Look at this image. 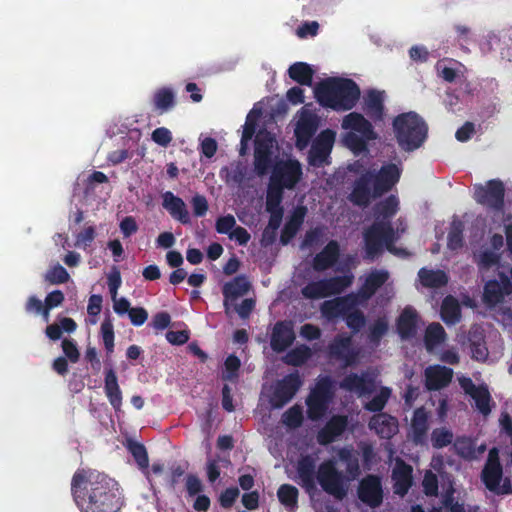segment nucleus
<instances>
[{
  "instance_id": "obj_17",
  "label": "nucleus",
  "mask_w": 512,
  "mask_h": 512,
  "mask_svg": "<svg viewBox=\"0 0 512 512\" xmlns=\"http://www.w3.org/2000/svg\"><path fill=\"white\" fill-rule=\"evenodd\" d=\"M330 357L344 361L346 366L353 365L358 357V352L352 347L351 335H337L328 345Z\"/></svg>"
},
{
  "instance_id": "obj_37",
  "label": "nucleus",
  "mask_w": 512,
  "mask_h": 512,
  "mask_svg": "<svg viewBox=\"0 0 512 512\" xmlns=\"http://www.w3.org/2000/svg\"><path fill=\"white\" fill-rule=\"evenodd\" d=\"M399 210V199L395 195H389L385 199L379 201L373 207L375 220L391 221Z\"/></svg>"
},
{
  "instance_id": "obj_8",
  "label": "nucleus",
  "mask_w": 512,
  "mask_h": 512,
  "mask_svg": "<svg viewBox=\"0 0 512 512\" xmlns=\"http://www.w3.org/2000/svg\"><path fill=\"white\" fill-rule=\"evenodd\" d=\"M303 384L298 371L292 372L278 380L270 396V404L275 409H280L289 403Z\"/></svg>"
},
{
  "instance_id": "obj_43",
  "label": "nucleus",
  "mask_w": 512,
  "mask_h": 512,
  "mask_svg": "<svg viewBox=\"0 0 512 512\" xmlns=\"http://www.w3.org/2000/svg\"><path fill=\"white\" fill-rule=\"evenodd\" d=\"M328 297L339 295L352 285L353 275L333 276L324 278Z\"/></svg>"
},
{
  "instance_id": "obj_41",
  "label": "nucleus",
  "mask_w": 512,
  "mask_h": 512,
  "mask_svg": "<svg viewBox=\"0 0 512 512\" xmlns=\"http://www.w3.org/2000/svg\"><path fill=\"white\" fill-rule=\"evenodd\" d=\"M447 334L439 323H431L427 326L424 335V344L427 351H432L436 346L446 340Z\"/></svg>"
},
{
  "instance_id": "obj_53",
  "label": "nucleus",
  "mask_w": 512,
  "mask_h": 512,
  "mask_svg": "<svg viewBox=\"0 0 512 512\" xmlns=\"http://www.w3.org/2000/svg\"><path fill=\"white\" fill-rule=\"evenodd\" d=\"M469 341L473 359L477 361H485L488 357V349L484 338L481 335H470Z\"/></svg>"
},
{
  "instance_id": "obj_1",
  "label": "nucleus",
  "mask_w": 512,
  "mask_h": 512,
  "mask_svg": "<svg viewBox=\"0 0 512 512\" xmlns=\"http://www.w3.org/2000/svg\"><path fill=\"white\" fill-rule=\"evenodd\" d=\"M338 458L346 465V474L339 471L333 460L323 461L316 470V460L312 455H302L297 462L296 472L299 484L308 492L316 490V482L329 495L342 500L347 495V482L359 477L361 470L358 455L353 449L343 447Z\"/></svg>"
},
{
  "instance_id": "obj_40",
  "label": "nucleus",
  "mask_w": 512,
  "mask_h": 512,
  "mask_svg": "<svg viewBox=\"0 0 512 512\" xmlns=\"http://www.w3.org/2000/svg\"><path fill=\"white\" fill-rule=\"evenodd\" d=\"M289 77L300 85L311 86L314 70L305 62H295L288 69Z\"/></svg>"
},
{
  "instance_id": "obj_22",
  "label": "nucleus",
  "mask_w": 512,
  "mask_h": 512,
  "mask_svg": "<svg viewBox=\"0 0 512 512\" xmlns=\"http://www.w3.org/2000/svg\"><path fill=\"white\" fill-rule=\"evenodd\" d=\"M342 128L359 133L368 140H375L377 138L371 122L357 112H351L343 118Z\"/></svg>"
},
{
  "instance_id": "obj_57",
  "label": "nucleus",
  "mask_w": 512,
  "mask_h": 512,
  "mask_svg": "<svg viewBox=\"0 0 512 512\" xmlns=\"http://www.w3.org/2000/svg\"><path fill=\"white\" fill-rule=\"evenodd\" d=\"M270 214L268 221V230H271V237L269 238L270 242H275L276 240V232L279 229L283 216H284V208L280 209H270L266 210Z\"/></svg>"
},
{
  "instance_id": "obj_61",
  "label": "nucleus",
  "mask_w": 512,
  "mask_h": 512,
  "mask_svg": "<svg viewBox=\"0 0 512 512\" xmlns=\"http://www.w3.org/2000/svg\"><path fill=\"white\" fill-rule=\"evenodd\" d=\"M272 166V155L254 154V170L258 176L266 175Z\"/></svg>"
},
{
  "instance_id": "obj_50",
  "label": "nucleus",
  "mask_w": 512,
  "mask_h": 512,
  "mask_svg": "<svg viewBox=\"0 0 512 512\" xmlns=\"http://www.w3.org/2000/svg\"><path fill=\"white\" fill-rule=\"evenodd\" d=\"M283 188L272 182L269 183L267 188L265 210L283 208Z\"/></svg>"
},
{
  "instance_id": "obj_16",
  "label": "nucleus",
  "mask_w": 512,
  "mask_h": 512,
  "mask_svg": "<svg viewBox=\"0 0 512 512\" xmlns=\"http://www.w3.org/2000/svg\"><path fill=\"white\" fill-rule=\"evenodd\" d=\"M401 174L402 169L394 163L384 164L379 171H373L372 180L375 195L382 197L384 194L391 191L399 182Z\"/></svg>"
},
{
  "instance_id": "obj_45",
  "label": "nucleus",
  "mask_w": 512,
  "mask_h": 512,
  "mask_svg": "<svg viewBox=\"0 0 512 512\" xmlns=\"http://www.w3.org/2000/svg\"><path fill=\"white\" fill-rule=\"evenodd\" d=\"M464 224L460 220H453L447 237V246L450 250L456 251L463 247Z\"/></svg>"
},
{
  "instance_id": "obj_7",
  "label": "nucleus",
  "mask_w": 512,
  "mask_h": 512,
  "mask_svg": "<svg viewBox=\"0 0 512 512\" xmlns=\"http://www.w3.org/2000/svg\"><path fill=\"white\" fill-rule=\"evenodd\" d=\"M333 395L332 379L329 376L319 378L306 399L308 417L311 420L320 419L327 411Z\"/></svg>"
},
{
  "instance_id": "obj_44",
  "label": "nucleus",
  "mask_w": 512,
  "mask_h": 512,
  "mask_svg": "<svg viewBox=\"0 0 512 512\" xmlns=\"http://www.w3.org/2000/svg\"><path fill=\"white\" fill-rule=\"evenodd\" d=\"M298 495V489L291 484H282L277 491L280 503L291 511L297 508Z\"/></svg>"
},
{
  "instance_id": "obj_29",
  "label": "nucleus",
  "mask_w": 512,
  "mask_h": 512,
  "mask_svg": "<svg viewBox=\"0 0 512 512\" xmlns=\"http://www.w3.org/2000/svg\"><path fill=\"white\" fill-rule=\"evenodd\" d=\"M418 314L416 310L410 306L403 309L399 315L396 328L402 339H410L415 336L417 331Z\"/></svg>"
},
{
  "instance_id": "obj_20",
  "label": "nucleus",
  "mask_w": 512,
  "mask_h": 512,
  "mask_svg": "<svg viewBox=\"0 0 512 512\" xmlns=\"http://www.w3.org/2000/svg\"><path fill=\"white\" fill-rule=\"evenodd\" d=\"M348 419L343 415L332 416L317 433V442L328 445L334 442L346 430Z\"/></svg>"
},
{
  "instance_id": "obj_31",
  "label": "nucleus",
  "mask_w": 512,
  "mask_h": 512,
  "mask_svg": "<svg viewBox=\"0 0 512 512\" xmlns=\"http://www.w3.org/2000/svg\"><path fill=\"white\" fill-rule=\"evenodd\" d=\"M340 387L347 391L367 394L374 390V380L373 378L365 375L360 376L356 373H350L341 381Z\"/></svg>"
},
{
  "instance_id": "obj_9",
  "label": "nucleus",
  "mask_w": 512,
  "mask_h": 512,
  "mask_svg": "<svg viewBox=\"0 0 512 512\" xmlns=\"http://www.w3.org/2000/svg\"><path fill=\"white\" fill-rule=\"evenodd\" d=\"M505 187L501 180L492 179L485 185L475 187L474 199L477 203L495 211L504 207Z\"/></svg>"
},
{
  "instance_id": "obj_11",
  "label": "nucleus",
  "mask_w": 512,
  "mask_h": 512,
  "mask_svg": "<svg viewBox=\"0 0 512 512\" xmlns=\"http://www.w3.org/2000/svg\"><path fill=\"white\" fill-rule=\"evenodd\" d=\"M336 133L331 129L321 131L312 142L308 162L313 167H323L328 164L335 142Z\"/></svg>"
},
{
  "instance_id": "obj_34",
  "label": "nucleus",
  "mask_w": 512,
  "mask_h": 512,
  "mask_svg": "<svg viewBox=\"0 0 512 512\" xmlns=\"http://www.w3.org/2000/svg\"><path fill=\"white\" fill-rule=\"evenodd\" d=\"M153 110L162 115L172 110L176 105L175 94L171 88L162 87L156 90L152 98Z\"/></svg>"
},
{
  "instance_id": "obj_48",
  "label": "nucleus",
  "mask_w": 512,
  "mask_h": 512,
  "mask_svg": "<svg viewBox=\"0 0 512 512\" xmlns=\"http://www.w3.org/2000/svg\"><path fill=\"white\" fill-rule=\"evenodd\" d=\"M241 361L235 354H230L224 361L221 378L224 381L236 382L239 378Z\"/></svg>"
},
{
  "instance_id": "obj_24",
  "label": "nucleus",
  "mask_w": 512,
  "mask_h": 512,
  "mask_svg": "<svg viewBox=\"0 0 512 512\" xmlns=\"http://www.w3.org/2000/svg\"><path fill=\"white\" fill-rule=\"evenodd\" d=\"M369 428L383 439H391L398 432V420L387 413H378L370 418Z\"/></svg>"
},
{
  "instance_id": "obj_56",
  "label": "nucleus",
  "mask_w": 512,
  "mask_h": 512,
  "mask_svg": "<svg viewBox=\"0 0 512 512\" xmlns=\"http://www.w3.org/2000/svg\"><path fill=\"white\" fill-rule=\"evenodd\" d=\"M283 423L290 428H297L302 425L303 412L301 407L294 405L289 408L282 416Z\"/></svg>"
},
{
  "instance_id": "obj_23",
  "label": "nucleus",
  "mask_w": 512,
  "mask_h": 512,
  "mask_svg": "<svg viewBox=\"0 0 512 512\" xmlns=\"http://www.w3.org/2000/svg\"><path fill=\"white\" fill-rule=\"evenodd\" d=\"M340 257V246L336 240H330L313 258V269L323 272L333 267Z\"/></svg>"
},
{
  "instance_id": "obj_49",
  "label": "nucleus",
  "mask_w": 512,
  "mask_h": 512,
  "mask_svg": "<svg viewBox=\"0 0 512 512\" xmlns=\"http://www.w3.org/2000/svg\"><path fill=\"white\" fill-rule=\"evenodd\" d=\"M301 293L304 298L311 300L328 297L324 279L309 282L301 289Z\"/></svg>"
},
{
  "instance_id": "obj_36",
  "label": "nucleus",
  "mask_w": 512,
  "mask_h": 512,
  "mask_svg": "<svg viewBox=\"0 0 512 512\" xmlns=\"http://www.w3.org/2000/svg\"><path fill=\"white\" fill-rule=\"evenodd\" d=\"M411 428L413 433V441L416 444H422L425 441L428 432V414L425 408L420 407L415 409L411 421Z\"/></svg>"
},
{
  "instance_id": "obj_21",
  "label": "nucleus",
  "mask_w": 512,
  "mask_h": 512,
  "mask_svg": "<svg viewBox=\"0 0 512 512\" xmlns=\"http://www.w3.org/2000/svg\"><path fill=\"white\" fill-rule=\"evenodd\" d=\"M425 387L429 391H438L450 384L453 370L446 366L432 365L425 369Z\"/></svg>"
},
{
  "instance_id": "obj_51",
  "label": "nucleus",
  "mask_w": 512,
  "mask_h": 512,
  "mask_svg": "<svg viewBox=\"0 0 512 512\" xmlns=\"http://www.w3.org/2000/svg\"><path fill=\"white\" fill-rule=\"evenodd\" d=\"M343 319L345 320L347 327L353 332V334H357L358 332H360L361 329L366 324V317L364 313L361 310L357 309V307H355L352 310H349V312H347Z\"/></svg>"
},
{
  "instance_id": "obj_32",
  "label": "nucleus",
  "mask_w": 512,
  "mask_h": 512,
  "mask_svg": "<svg viewBox=\"0 0 512 512\" xmlns=\"http://www.w3.org/2000/svg\"><path fill=\"white\" fill-rule=\"evenodd\" d=\"M317 130V123L311 116L302 117L295 128L296 146L304 149L308 146L311 138Z\"/></svg>"
},
{
  "instance_id": "obj_28",
  "label": "nucleus",
  "mask_w": 512,
  "mask_h": 512,
  "mask_svg": "<svg viewBox=\"0 0 512 512\" xmlns=\"http://www.w3.org/2000/svg\"><path fill=\"white\" fill-rule=\"evenodd\" d=\"M307 214V207L299 205L294 208L292 214L284 224L280 235V242L282 245H287L296 236L304 223Z\"/></svg>"
},
{
  "instance_id": "obj_3",
  "label": "nucleus",
  "mask_w": 512,
  "mask_h": 512,
  "mask_svg": "<svg viewBox=\"0 0 512 512\" xmlns=\"http://www.w3.org/2000/svg\"><path fill=\"white\" fill-rule=\"evenodd\" d=\"M314 94L322 107L335 111H348L357 104L361 91L352 79L330 77L316 85Z\"/></svg>"
},
{
  "instance_id": "obj_4",
  "label": "nucleus",
  "mask_w": 512,
  "mask_h": 512,
  "mask_svg": "<svg viewBox=\"0 0 512 512\" xmlns=\"http://www.w3.org/2000/svg\"><path fill=\"white\" fill-rule=\"evenodd\" d=\"M393 129L399 146L405 151L418 149L425 142L428 133L425 121L412 111L396 116Z\"/></svg>"
},
{
  "instance_id": "obj_2",
  "label": "nucleus",
  "mask_w": 512,
  "mask_h": 512,
  "mask_svg": "<svg viewBox=\"0 0 512 512\" xmlns=\"http://www.w3.org/2000/svg\"><path fill=\"white\" fill-rule=\"evenodd\" d=\"M71 494L81 512H119L124 504L119 484L93 469L76 470L71 480Z\"/></svg>"
},
{
  "instance_id": "obj_59",
  "label": "nucleus",
  "mask_w": 512,
  "mask_h": 512,
  "mask_svg": "<svg viewBox=\"0 0 512 512\" xmlns=\"http://www.w3.org/2000/svg\"><path fill=\"white\" fill-rule=\"evenodd\" d=\"M185 490L188 497H195L204 490V485L196 474H187L185 477Z\"/></svg>"
},
{
  "instance_id": "obj_30",
  "label": "nucleus",
  "mask_w": 512,
  "mask_h": 512,
  "mask_svg": "<svg viewBox=\"0 0 512 512\" xmlns=\"http://www.w3.org/2000/svg\"><path fill=\"white\" fill-rule=\"evenodd\" d=\"M389 278V273L386 270H373L366 277L359 293V299H370L376 291L381 288Z\"/></svg>"
},
{
  "instance_id": "obj_5",
  "label": "nucleus",
  "mask_w": 512,
  "mask_h": 512,
  "mask_svg": "<svg viewBox=\"0 0 512 512\" xmlns=\"http://www.w3.org/2000/svg\"><path fill=\"white\" fill-rule=\"evenodd\" d=\"M396 239L395 230L391 221L374 220L363 232V258L373 261L383 252L384 247L392 251Z\"/></svg>"
},
{
  "instance_id": "obj_12",
  "label": "nucleus",
  "mask_w": 512,
  "mask_h": 512,
  "mask_svg": "<svg viewBox=\"0 0 512 512\" xmlns=\"http://www.w3.org/2000/svg\"><path fill=\"white\" fill-rule=\"evenodd\" d=\"M372 176L373 171L367 170L355 179L352 191L348 195V200L353 205L366 208L373 199L380 198L375 195Z\"/></svg>"
},
{
  "instance_id": "obj_54",
  "label": "nucleus",
  "mask_w": 512,
  "mask_h": 512,
  "mask_svg": "<svg viewBox=\"0 0 512 512\" xmlns=\"http://www.w3.org/2000/svg\"><path fill=\"white\" fill-rule=\"evenodd\" d=\"M101 335L107 354L114 351V326L110 318H105L101 323Z\"/></svg>"
},
{
  "instance_id": "obj_14",
  "label": "nucleus",
  "mask_w": 512,
  "mask_h": 512,
  "mask_svg": "<svg viewBox=\"0 0 512 512\" xmlns=\"http://www.w3.org/2000/svg\"><path fill=\"white\" fill-rule=\"evenodd\" d=\"M359 303V296L355 293H349L345 296L324 301L321 304L320 311L324 318L332 321L340 317L344 318L347 312L357 307Z\"/></svg>"
},
{
  "instance_id": "obj_18",
  "label": "nucleus",
  "mask_w": 512,
  "mask_h": 512,
  "mask_svg": "<svg viewBox=\"0 0 512 512\" xmlns=\"http://www.w3.org/2000/svg\"><path fill=\"white\" fill-rule=\"evenodd\" d=\"M295 337L291 321H278L275 323L271 333L270 346L276 353L284 352L293 344Z\"/></svg>"
},
{
  "instance_id": "obj_6",
  "label": "nucleus",
  "mask_w": 512,
  "mask_h": 512,
  "mask_svg": "<svg viewBox=\"0 0 512 512\" xmlns=\"http://www.w3.org/2000/svg\"><path fill=\"white\" fill-rule=\"evenodd\" d=\"M503 478V467L500 463L498 450L492 448L489 451L487 461L481 472V480L485 487L496 495L512 494V484L509 478Z\"/></svg>"
},
{
  "instance_id": "obj_52",
  "label": "nucleus",
  "mask_w": 512,
  "mask_h": 512,
  "mask_svg": "<svg viewBox=\"0 0 512 512\" xmlns=\"http://www.w3.org/2000/svg\"><path fill=\"white\" fill-rule=\"evenodd\" d=\"M453 433L447 428H435L431 433L432 446L435 449H442L453 441Z\"/></svg>"
},
{
  "instance_id": "obj_15",
  "label": "nucleus",
  "mask_w": 512,
  "mask_h": 512,
  "mask_svg": "<svg viewBox=\"0 0 512 512\" xmlns=\"http://www.w3.org/2000/svg\"><path fill=\"white\" fill-rule=\"evenodd\" d=\"M512 293V281L510 277L501 272L498 279H492L486 282L483 291V302L490 307L501 303L505 296Z\"/></svg>"
},
{
  "instance_id": "obj_60",
  "label": "nucleus",
  "mask_w": 512,
  "mask_h": 512,
  "mask_svg": "<svg viewBox=\"0 0 512 512\" xmlns=\"http://www.w3.org/2000/svg\"><path fill=\"white\" fill-rule=\"evenodd\" d=\"M45 279L51 284H63L69 280V274L63 266L58 264L46 273Z\"/></svg>"
},
{
  "instance_id": "obj_19",
  "label": "nucleus",
  "mask_w": 512,
  "mask_h": 512,
  "mask_svg": "<svg viewBox=\"0 0 512 512\" xmlns=\"http://www.w3.org/2000/svg\"><path fill=\"white\" fill-rule=\"evenodd\" d=\"M413 469L402 459H397L392 470L391 478L393 480L394 493L403 497L413 484Z\"/></svg>"
},
{
  "instance_id": "obj_35",
  "label": "nucleus",
  "mask_w": 512,
  "mask_h": 512,
  "mask_svg": "<svg viewBox=\"0 0 512 512\" xmlns=\"http://www.w3.org/2000/svg\"><path fill=\"white\" fill-rule=\"evenodd\" d=\"M419 281L425 288L438 289L447 285L449 278L443 270L427 269L425 267L418 271Z\"/></svg>"
},
{
  "instance_id": "obj_10",
  "label": "nucleus",
  "mask_w": 512,
  "mask_h": 512,
  "mask_svg": "<svg viewBox=\"0 0 512 512\" xmlns=\"http://www.w3.org/2000/svg\"><path fill=\"white\" fill-rule=\"evenodd\" d=\"M303 172L298 160L289 159L278 162L272 171L270 182L283 189H293L302 178Z\"/></svg>"
},
{
  "instance_id": "obj_58",
  "label": "nucleus",
  "mask_w": 512,
  "mask_h": 512,
  "mask_svg": "<svg viewBox=\"0 0 512 512\" xmlns=\"http://www.w3.org/2000/svg\"><path fill=\"white\" fill-rule=\"evenodd\" d=\"M273 138L268 134H258L255 139L254 154L272 155Z\"/></svg>"
},
{
  "instance_id": "obj_38",
  "label": "nucleus",
  "mask_w": 512,
  "mask_h": 512,
  "mask_svg": "<svg viewBox=\"0 0 512 512\" xmlns=\"http://www.w3.org/2000/svg\"><path fill=\"white\" fill-rule=\"evenodd\" d=\"M127 449L136 461L138 468L144 473L151 486H153L152 478H150L149 457L146 447L142 443L130 440L128 441Z\"/></svg>"
},
{
  "instance_id": "obj_25",
  "label": "nucleus",
  "mask_w": 512,
  "mask_h": 512,
  "mask_svg": "<svg viewBox=\"0 0 512 512\" xmlns=\"http://www.w3.org/2000/svg\"><path fill=\"white\" fill-rule=\"evenodd\" d=\"M250 288L251 284L244 275L236 276L231 281L224 284L222 293L226 313L229 312L230 303L247 294Z\"/></svg>"
},
{
  "instance_id": "obj_62",
  "label": "nucleus",
  "mask_w": 512,
  "mask_h": 512,
  "mask_svg": "<svg viewBox=\"0 0 512 512\" xmlns=\"http://www.w3.org/2000/svg\"><path fill=\"white\" fill-rule=\"evenodd\" d=\"M65 297L61 290H54L47 294L45 298V310H44V318L47 320L49 317V311L55 307L60 306Z\"/></svg>"
},
{
  "instance_id": "obj_26",
  "label": "nucleus",
  "mask_w": 512,
  "mask_h": 512,
  "mask_svg": "<svg viewBox=\"0 0 512 512\" xmlns=\"http://www.w3.org/2000/svg\"><path fill=\"white\" fill-rule=\"evenodd\" d=\"M384 98V91L375 89L369 90L364 97L363 111L374 122L384 119Z\"/></svg>"
},
{
  "instance_id": "obj_27",
  "label": "nucleus",
  "mask_w": 512,
  "mask_h": 512,
  "mask_svg": "<svg viewBox=\"0 0 512 512\" xmlns=\"http://www.w3.org/2000/svg\"><path fill=\"white\" fill-rule=\"evenodd\" d=\"M162 206L168 211L170 216L182 224H190V215L182 198L174 195L171 191H166L162 195Z\"/></svg>"
},
{
  "instance_id": "obj_64",
  "label": "nucleus",
  "mask_w": 512,
  "mask_h": 512,
  "mask_svg": "<svg viewBox=\"0 0 512 512\" xmlns=\"http://www.w3.org/2000/svg\"><path fill=\"white\" fill-rule=\"evenodd\" d=\"M236 226V220L233 215L227 214L220 216L216 220L215 228L219 234H229L233 231Z\"/></svg>"
},
{
  "instance_id": "obj_46",
  "label": "nucleus",
  "mask_w": 512,
  "mask_h": 512,
  "mask_svg": "<svg viewBox=\"0 0 512 512\" xmlns=\"http://www.w3.org/2000/svg\"><path fill=\"white\" fill-rule=\"evenodd\" d=\"M481 414L487 416L491 413V395L486 385H479V389L470 396Z\"/></svg>"
},
{
  "instance_id": "obj_63",
  "label": "nucleus",
  "mask_w": 512,
  "mask_h": 512,
  "mask_svg": "<svg viewBox=\"0 0 512 512\" xmlns=\"http://www.w3.org/2000/svg\"><path fill=\"white\" fill-rule=\"evenodd\" d=\"M345 144L353 151L361 152L366 149L368 139L354 132H349L344 137Z\"/></svg>"
},
{
  "instance_id": "obj_13",
  "label": "nucleus",
  "mask_w": 512,
  "mask_h": 512,
  "mask_svg": "<svg viewBox=\"0 0 512 512\" xmlns=\"http://www.w3.org/2000/svg\"><path fill=\"white\" fill-rule=\"evenodd\" d=\"M357 495L365 505L371 508L379 507L383 502V488L380 477L369 474L362 478L357 488Z\"/></svg>"
},
{
  "instance_id": "obj_39",
  "label": "nucleus",
  "mask_w": 512,
  "mask_h": 512,
  "mask_svg": "<svg viewBox=\"0 0 512 512\" xmlns=\"http://www.w3.org/2000/svg\"><path fill=\"white\" fill-rule=\"evenodd\" d=\"M441 319L447 325H455L461 319V308L458 300L452 295L446 296L440 308Z\"/></svg>"
},
{
  "instance_id": "obj_42",
  "label": "nucleus",
  "mask_w": 512,
  "mask_h": 512,
  "mask_svg": "<svg viewBox=\"0 0 512 512\" xmlns=\"http://www.w3.org/2000/svg\"><path fill=\"white\" fill-rule=\"evenodd\" d=\"M312 356V350L309 346L302 344L291 349L283 358L287 365L301 366L306 363Z\"/></svg>"
},
{
  "instance_id": "obj_55",
  "label": "nucleus",
  "mask_w": 512,
  "mask_h": 512,
  "mask_svg": "<svg viewBox=\"0 0 512 512\" xmlns=\"http://www.w3.org/2000/svg\"><path fill=\"white\" fill-rule=\"evenodd\" d=\"M388 331V322L385 318H378L369 328L368 338L373 344H379L381 338Z\"/></svg>"
},
{
  "instance_id": "obj_33",
  "label": "nucleus",
  "mask_w": 512,
  "mask_h": 512,
  "mask_svg": "<svg viewBox=\"0 0 512 512\" xmlns=\"http://www.w3.org/2000/svg\"><path fill=\"white\" fill-rule=\"evenodd\" d=\"M104 391L111 406L117 411L122 405V392L118 385V379L115 371L110 368L105 372Z\"/></svg>"
},
{
  "instance_id": "obj_47",
  "label": "nucleus",
  "mask_w": 512,
  "mask_h": 512,
  "mask_svg": "<svg viewBox=\"0 0 512 512\" xmlns=\"http://www.w3.org/2000/svg\"><path fill=\"white\" fill-rule=\"evenodd\" d=\"M391 389L389 387H381L380 391L364 405L365 410L374 413H383L382 410L386 406L390 396Z\"/></svg>"
}]
</instances>
